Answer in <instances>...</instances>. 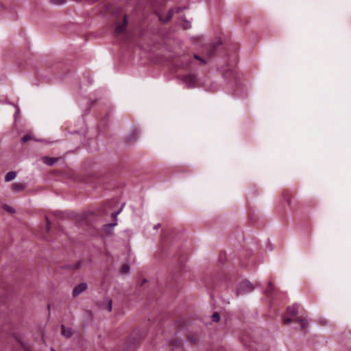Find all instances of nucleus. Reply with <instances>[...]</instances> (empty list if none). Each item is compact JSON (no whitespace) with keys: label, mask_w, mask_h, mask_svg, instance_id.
Here are the masks:
<instances>
[{"label":"nucleus","mask_w":351,"mask_h":351,"mask_svg":"<svg viewBox=\"0 0 351 351\" xmlns=\"http://www.w3.org/2000/svg\"><path fill=\"white\" fill-rule=\"evenodd\" d=\"M208 54H209L210 56H213L214 52L213 51H210V52H208Z\"/></svg>","instance_id":"obj_25"},{"label":"nucleus","mask_w":351,"mask_h":351,"mask_svg":"<svg viewBox=\"0 0 351 351\" xmlns=\"http://www.w3.org/2000/svg\"><path fill=\"white\" fill-rule=\"evenodd\" d=\"M242 286L247 288L249 290H252L253 289L252 285L249 282H243Z\"/></svg>","instance_id":"obj_16"},{"label":"nucleus","mask_w":351,"mask_h":351,"mask_svg":"<svg viewBox=\"0 0 351 351\" xmlns=\"http://www.w3.org/2000/svg\"><path fill=\"white\" fill-rule=\"evenodd\" d=\"M117 213H113V215H114V216H116V215H117Z\"/></svg>","instance_id":"obj_29"},{"label":"nucleus","mask_w":351,"mask_h":351,"mask_svg":"<svg viewBox=\"0 0 351 351\" xmlns=\"http://www.w3.org/2000/svg\"><path fill=\"white\" fill-rule=\"evenodd\" d=\"M51 3L56 5H61L66 3V0H50L49 1Z\"/></svg>","instance_id":"obj_11"},{"label":"nucleus","mask_w":351,"mask_h":351,"mask_svg":"<svg viewBox=\"0 0 351 351\" xmlns=\"http://www.w3.org/2000/svg\"><path fill=\"white\" fill-rule=\"evenodd\" d=\"M199 61H201L203 64H205L206 62L204 59H202V58H200V60H199Z\"/></svg>","instance_id":"obj_24"},{"label":"nucleus","mask_w":351,"mask_h":351,"mask_svg":"<svg viewBox=\"0 0 351 351\" xmlns=\"http://www.w3.org/2000/svg\"><path fill=\"white\" fill-rule=\"evenodd\" d=\"M112 300H108V310L109 312H111L112 311Z\"/></svg>","instance_id":"obj_17"},{"label":"nucleus","mask_w":351,"mask_h":351,"mask_svg":"<svg viewBox=\"0 0 351 351\" xmlns=\"http://www.w3.org/2000/svg\"><path fill=\"white\" fill-rule=\"evenodd\" d=\"M3 208H4V209L5 210H7L8 212H9L10 213H15V210L12 207L10 206L5 205Z\"/></svg>","instance_id":"obj_15"},{"label":"nucleus","mask_w":351,"mask_h":351,"mask_svg":"<svg viewBox=\"0 0 351 351\" xmlns=\"http://www.w3.org/2000/svg\"><path fill=\"white\" fill-rule=\"evenodd\" d=\"M96 1H97V0H91V1H90V2H91V3H94V2H95Z\"/></svg>","instance_id":"obj_27"},{"label":"nucleus","mask_w":351,"mask_h":351,"mask_svg":"<svg viewBox=\"0 0 351 351\" xmlns=\"http://www.w3.org/2000/svg\"><path fill=\"white\" fill-rule=\"evenodd\" d=\"M51 351H57V350H55L54 348H51Z\"/></svg>","instance_id":"obj_26"},{"label":"nucleus","mask_w":351,"mask_h":351,"mask_svg":"<svg viewBox=\"0 0 351 351\" xmlns=\"http://www.w3.org/2000/svg\"><path fill=\"white\" fill-rule=\"evenodd\" d=\"M41 160L45 164L49 166H52L58 160V158L49 156H43Z\"/></svg>","instance_id":"obj_5"},{"label":"nucleus","mask_w":351,"mask_h":351,"mask_svg":"<svg viewBox=\"0 0 351 351\" xmlns=\"http://www.w3.org/2000/svg\"><path fill=\"white\" fill-rule=\"evenodd\" d=\"M270 289H272V284H271V282L269 283V289L267 291H266V293L267 294H269V291Z\"/></svg>","instance_id":"obj_19"},{"label":"nucleus","mask_w":351,"mask_h":351,"mask_svg":"<svg viewBox=\"0 0 351 351\" xmlns=\"http://www.w3.org/2000/svg\"><path fill=\"white\" fill-rule=\"evenodd\" d=\"M299 311V306L298 304H293L289 306L287 308V313L292 317H296Z\"/></svg>","instance_id":"obj_6"},{"label":"nucleus","mask_w":351,"mask_h":351,"mask_svg":"<svg viewBox=\"0 0 351 351\" xmlns=\"http://www.w3.org/2000/svg\"><path fill=\"white\" fill-rule=\"evenodd\" d=\"M30 140H35V138L34 137V136H32V134H25L22 138H21V141L23 143H26L28 141H30Z\"/></svg>","instance_id":"obj_10"},{"label":"nucleus","mask_w":351,"mask_h":351,"mask_svg":"<svg viewBox=\"0 0 351 351\" xmlns=\"http://www.w3.org/2000/svg\"><path fill=\"white\" fill-rule=\"evenodd\" d=\"M130 271V266L129 265H124L123 267H122V269H121V273L123 274H128Z\"/></svg>","instance_id":"obj_13"},{"label":"nucleus","mask_w":351,"mask_h":351,"mask_svg":"<svg viewBox=\"0 0 351 351\" xmlns=\"http://www.w3.org/2000/svg\"><path fill=\"white\" fill-rule=\"evenodd\" d=\"M287 201H288L289 204H290V203H291L290 199H288Z\"/></svg>","instance_id":"obj_28"},{"label":"nucleus","mask_w":351,"mask_h":351,"mask_svg":"<svg viewBox=\"0 0 351 351\" xmlns=\"http://www.w3.org/2000/svg\"><path fill=\"white\" fill-rule=\"evenodd\" d=\"M61 335L69 339L73 335V331L71 328H66L64 325L61 326Z\"/></svg>","instance_id":"obj_3"},{"label":"nucleus","mask_w":351,"mask_h":351,"mask_svg":"<svg viewBox=\"0 0 351 351\" xmlns=\"http://www.w3.org/2000/svg\"><path fill=\"white\" fill-rule=\"evenodd\" d=\"M212 319L215 322H219L220 319V315H219V313H217V312L214 313L212 315Z\"/></svg>","instance_id":"obj_14"},{"label":"nucleus","mask_w":351,"mask_h":351,"mask_svg":"<svg viewBox=\"0 0 351 351\" xmlns=\"http://www.w3.org/2000/svg\"><path fill=\"white\" fill-rule=\"evenodd\" d=\"M173 14V10H170L168 12V15H167V18L165 19L160 18V21H162L163 23H167L170 20V19L172 17Z\"/></svg>","instance_id":"obj_12"},{"label":"nucleus","mask_w":351,"mask_h":351,"mask_svg":"<svg viewBox=\"0 0 351 351\" xmlns=\"http://www.w3.org/2000/svg\"><path fill=\"white\" fill-rule=\"evenodd\" d=\"M127 24H128L127 18L125 16L124 19H123V23L121 25H119L116 27L117 34H123L126 29Z\"/></svg>","instance_id":"obj_4"},{"label":"nucleus","mask_w":351,"mask_h":351,"mask_svg":"<svg viewBox=\"0 0 351 351\" xmlns=\"http://www.w3.org/2000/svg\"><path fill=\"white\" fill-rule=\"evenodd\" d=\"M16 176V173L15 171H9L5 177V182H10L14 180Z\"/></svg>","instance_id":"obj_8"},{"label":"nucleus","mask_w":351,"mask_h":351,"mask_svg":"<svg viewBox=\"0 0 351 351\" xmlns=\"http://www.w3.org/2000/svg\"><path fill=\"white\" fill-rule=\"evenodd\" d=\"M292 322V319L289 317H285L284 319V323L286 324H291Z\"/></svg>","instance_id":"obj_18"},{"label":"nucleus","mask_w":351,"mask_h":351,"mask_svg":"<svg viewBox=\"0 0 351 351\" xmlns=\"http://www.w3.org/2000/svg\"><path fill=\"white\" fill-rule=\"evenodd\" d=\"M87 289V285L85 282H82L74 287L73 289V296L74 298L78 296L80 293Z\"/></svg>","instance_id":"obj_1"},{"label":"nucleus","mask_w":351,"mask_h":351,"mask_svg":"<svg viewBox=\"0 0 351 351\" xmlns=\"http://www.w3.org/2000/svg\"><path fill=\"white\" fill-rule=\"evenodd\" d=\"M183 80L186 83L187 88H191L194 86L197 79L195 75H189L184 76Z\"/></svg>","instance_id":"obj_2"},{"label":"nucleus","mask_w":351,"mask_h":351,"mask_svg":"<svg viewBox=\"0 0 351 351\" xmlns=\"http://www.w3.org/2000/svg\"><path fill=\"white\" fill-rule=\"evenodd\" d=\"M12 189L15 192H21L24 190L25 186L21 183H15L13 184Z\"/></svg>","instance_id":"obj_9"},{"label":"nucleus","mask_w":351,"mask_h":351,"mask_svg":"<svg viewBox=\"0 0 351 351\" xmlns=\"http://www.w3.org/2000/svg\"><path fill=\"white\" fill-rule=\"evenodd\" d=\"M297 322L300 324L301 328L304 330L308 326V321L306 318L298 317Z\"/></svg>","instance_id":"obj_7"},{"label":"nucleus","mask_w":351,"mask_h":351,"mask_svg":"<svg viewBox=\"0 0 351 351\" xmlns=\"http://www.w3.org/2000/svg\"><path fill=\"white\" fill-rule=\"evenodd\" d=\"M194 58H195L196 60H200V57H199V56H198L197 55H195V56H194Z\"/></svg>","instance_id":"obj_23"},{"label":"nucleus","mask_w":351,"mask_h":351,"mask_svg":"<svg viewBox=\"0 0 351 351\" xmlns=\"http://www.w3.org/2000/svg\"><path fill=\"white\" fill-rule=\"evenodd\" d=\"M19 342H20V343L21 344V346H23V347L26 350V351H29V349L25 348V344H24V343H22V342H21V341H19Z\"/></svg>","instance_id":"obj_21"},{"label":"nucleus","mask_w":351,"mask_h":351,"mask_svg":"<svg viewBox=\"0 0 351 351\" xmlns=\"http://www.w3.org/2000/svg\"><path fill=\"white\" fill-rule=\"evenodd\" d=\"M160 223H158V224H156V225L154 226V228H155V229H158V228H160Z\"/></svg>","instance_id":"obj_22"},{"label":"nucleus","mask_w":351,"mask_h":351,"mask_svg":"<svg viewBox=\"0 0 351 351\" xmlns=\"http://www.w3.org/2000/svg\"><path fill=\"white\" fill-rule=\"evenodd\" d=\"M47 230L49 231L50 227H49V221H48V219L47 218Z\"/></svg>","instance_id":"obj_20"}]
</instances>
